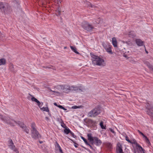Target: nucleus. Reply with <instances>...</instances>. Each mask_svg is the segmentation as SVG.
Segmentation results:
<instances>
[{
  "label": "nucleus",
  "instance_id": "63",
  "mask_svg": "<svg viewBox=\"0 0 153 153\" xmlns=\"http://www.w3.org/2000/svg\"><path fill=\"white\" fill-rule=\"evenodd\" d=\"M62 153H64L63 152Z\"/></svg>",
  "mask_w": 153,
  "mask_h": 153
},
{
  "label": "nucleus",
  "instance_id": "11",
  "mask_svg": "<svg viewBox=\"0 0 153 153\" xmlns=\"http://www.w3.org/2000/svg\"><path fill=\"white\" fill-rule=\"evenodd\" d=\"M71 91H75L77 92H81L83 91L84 89L82 88L81 87H77L76 86H71Z\"/></svg>",
  "mask_w": 153,
  "mask_h": 153
},
{
  "label": "nucleus",
  "instance_id": "46",
  "mask_svg": "<svg viewBox=\"0 0 153 153\" xmlns=\"http://www.w3.org/2000/svg\"><path fill=\"white\" fill-rule=\"evenodd\" d=\"M57 107L59 108H60L62 109V108H63V106L61 105H58V106Z\"/></svg>",
  "mask_w": 153,
  "mask_h": 153
},
{
  "label": "nucleus",
  "instance_id": "57",
  "mask_svg": "<svg viewBox=\"0 0 153 153\" xmlns=\"http://www.w3.org/2000/svg\"><path fill=\"white\" fill-rule=\"evenodd\" d=\"M137 143L136 142H134V143H134V144H135V143Z\"/></svg>",
  "mask_w": 153,
  "mask_h": 153
},
{
  "label": "nucleus",
  "instance_id": "31",
  "mask_svg": "<svg viewBox=\"0 0 153 153\" xmlns=\"http://www.w3.org/2000/svg\"><path fill=\"white\" fill-rule=\"evenodd\" d=\"M8 143L10 144L9 145H14V143L11 139H10L8 141Z\"/></svg>",
  "mask_w": 153,
  "mask_h": 153
},
{
  "label": "nucleus",
  "instance_id": "3",
  "mask_svg": "<svg viewBox=\"0 0 153 153\" xmlns=\"http://www.w3.org/2000/svg\"><path fill=\"white\" fill-rule=\"evenodd\" d=\"M35 123H33L31 124V136L32 138L35 140H39L41 138L42 136L36 128Z\"/></svg>",
  "mask_w": 153,
  "mask_h": 153
},
{
  "label": "nucleus",
  "instance_id": "23",
  "mask_svg": "<svg viewBox=\"0 0 153 153\" xmlns=\"http://www.w3.org/2000/svg\"><path fill=\"white\" fill-rule=\"evenodd\" d=\"M100 125L101 127V128L102 129H106V126H104L103 125V122L102 121H101L100 122Z\"/></svg>",
  "mask_w": 153,
  "mask_h": 153
},
{
  "label": "nucleus",
  "instance_id": "56",
  "mask_svg": "<svg viewBox=\"0 0 153 153\" xmlns=\"http://www.w3.org/2000/svg\"><path fill=\"white\" fill-rule=\"evenodd\" d=\"M82 147H83V148H84V149H87H87H86V148H85V147H84V146H82Z\"/></svg>",
  "mask_w": 153,
  "mask_h": 153
},
{
  "label": "nucleus",
  "instance_id": "8",
  "mask_svg": "<svg viewBox=\"0 0 153 153\" xmlns=\"http://www.w3.org/2000/svg\"><path fill=\"white\" fill-rule=\"evenodd\" d=\"M92 62L94 65L102 66L105 65L104 60L99 56L96 58L95 59H93Z\"/></svg>",
  "mask_w": 153,
  "mask_h": 153
},
{
  "label": "nucleus",
  "instance_id": "33",
  "mask_svg": "<svg viewBox=\"0 0 153 153\" xmlns=\"http://www.w3.org/2000/svg\"><path fill=\"white\" fill-rule=\"evenodd\" d=\"M106 145L109 148H111L112 146V144H111V143H107Z\"/></svg>",
  "mask_w": 153,
  "mask_h": 153
},
{
  "label": "nucleus",
  "instance_id": "38",
  "mask_svg": "<svg viewBox=\"0 0 153 153\" xmlns=\"http://www.w3.org/2000/svg\"><path fill=\"white\" fill-rule=\"evenodd\" d=\"M146 64L148 67H149L151 65L150 63L148 62H146Z\"/></svg>",
  "mask_w": 153,
  "mask_h": 153
},
{
  "label": "nucleus",
  "instance_id": "42",
  "mask_svg": "<svg viewBox=\"0 0 153 153\" xmlns=\"http://www.w3.org/2000/svg\"><path fill=\"white\" fill-rule=\"evenodd\" d=\"M86 145L88 146H90L91 149H93V147L92 146L88 143Z\"/></svg>",
  "mask_w": 153,
  "mask_h": 153
},
{
  "label": "nucleus",
  "instance_id": "62",
  "mask_svg": "<svg viewBox=\"0 0 153 153\" xmlns=\"http://www.w3.org/2000/svg\"><path fill=\"white\" fill-rule=\"evenodd\" d=\"M84 120V121H85V119Z\"/></svg>",
  "mask_w": 153,
  "mask_h": 153
},
{
  "label": "nucleus",
  "instance_id": "59",
  "mask_svg": "<svg viewBox=\"0 0 153 153\" xmlns=\"http://www.w3.org/2000/svg\"><path fill=\"white\" fill-rule=\"evenodd\" d=\"M44 68H48V67H44Z\"/></svg>",
  "mask_w": 153,
  "mask_h": 153
},
{
  "label": "nucleus",
  "instance_id": "32",
  "mask_svg": "<svg viewBox=\"0 0 153 153\" xmlns=\"http://www.w3.org/2000/svg\"><path fill=\"white\" fill-rule=\"evenodd\" d=\"M91 57L93 58V59H95L96 58H97V57H98V56H97L93 54H91Z\"/></svg>",
  "mask_w": 153,
  "mask_h": 153
},
{
  "label": "nucleus",
  "instance_id": "27",
  "mask_svg": "<svg viewBox=\"0 0 153 153\" xmlns=\"http://www.w3.org/2000/svg\"><path fill=\"white\" fill-rule=\"evenodd\" d=\"M56 120L58 121L60 123H61V124L63 123L64 125H65V124L64 123L62 120L59 117H58L56 118Z\"/></svg>",
  "mask_w": 153,
  "mask_h": 153
},
{
  "label": "nucleus",
  "instance_id": "18",
  "mask_svg": "<svg viewBox=\"0 0 153 153\" xmlns=\"http://www.w3.org/2000/svg\"><path fill=\"white\" fill-rule=\"evenodd\" d=\"M112 43L114 46L115 47L117 46V42L116 38L115 37H113L112 39Z\"/></svg>",
  "mask_w": 153,
  "mask_h": 153
},
{
  "label": "nucleus",
  "instance_id": "44",
  "mask_svg": "<svg viewBox=\"0 0 153 153\" xmlns=\"http://www.w3.org/2000/svg\"><path fill=\"white\" fill-rule=\"evenodd\" d=\"M61 126L62 127L64 128H66V126L65 124L64 125L63 123L61 124Z\"/></svg>",
  "mask_w": 153,
  "mask_h": 153
},
{
  "label": "nucleus",
  "instance_id": "48",
  "mask_svg": "<svg viewBox=\"0 0 153 153\" xmlns=\"http://www.w3.org/2000/svg\"><path fill=\"white\" fill-rule=\"evenodd\" d=\"M53 104L54 105H55L57 107H58V105L57 104L56 102H54L53 103Z\"/></svg>",
  "mask_w": 153,
  "mask_h": 153
},
{
  "label": "nucleus",
  "instance_id": "29",
  "mask_svg": "<svg viewBox=\"0 0 153 153\" xmlns=\"http://www.w3.org/2000/svg\"><path fill=\"white\" fill-rule=\"evenodd\" d=\"M81 138L83 140L85 144L87 145L88 143V142L87 140L85 139L84 137L82 136H81Z\"/></svg>",
  "mask_w": 153,
  "mask_h": 153
},
{
  "label": "nucleus",
  "instance_id": "47",
  "mask_svg": "<svg viewBox=\"0 0 153 153\" xmlns=\"http://www.w3.org/2000/svg\"><path fill=\"white\" fill-rule=\"evenodd\" d=\"M135 145H136V146L137 147H138V146H140V145H139V144L138 143H135Z\"/></svg>",
  "mask_w": 153,
  "mask_h": 153
},
{
  "label": "nucleus",
  "instance_id": "16",
  "mask_svg": "<svg viewBox=\"0 0 153 153\" xmlns=\"http://www.w3.org/2000/svg\"><path fill=\"white\" fill-rule=\"evenodd\" d=\"M10 148L12 150L14 151L15 152H16V153H19V152L16 148L14 145H9Z\"/></svg>",
  "mask_w": 153,
  "mask_h": 153
},
{
  "label": "nucleus",
  "instance_id": "50",
  "mask_svg": "<svg viewBox=\"0 0 153 153\" xmlns=\"http://www.w3.org/2000/svg\"><path fill=\"white\" fill-rule=\"evenodd\" d=\"M78 145H76V144H75L74 145V146H75V148H77L78 147V146H77Z\"/></svg>",
  "mask_w": 153,
  "mask_h": 153
},
{
  "label": "nucleus",
  "instance_id": "52",
  "mask_svg": "<svg viewBox=\"0 0 153 153\" xmlns=\"http://www.w3.org/2000/svg\"><path fill=\"white\" fill-rule=\"evenodd\" d=\"M39 142L40 144H42L43 143V141H42L39 140Z\"/></svg>",
  "mask_w": 153,
  "mask_h": 153
},
{
  "label": "nucleus",
  "instance_id": "35",
  "mask_svg": "<svg viewBox=\"0 0 153 153\" xmlns=\"http://www.w3.org/2000/svg\"><path fill=\"white\" fill-rule=\"evenodd\" d=\"M70 133L71 135V136L74 138H76V135H75L71 131Z\"/></svg>",
  "mask_w": 153,
  "mask_h": 153
},
{
  "label": "nucleus",
  "instance_id": "34",
  "mask_svg": "<svg viewBox=\"0 0 153 153\" xmlns=\"http://www.w3.org/2000/svg\"><path fill=\"white\" fill-rule=\"evenodd\" d=\"M126 140L127 141L128 143H132L131 141L129 139L128 137L127 136L126 137Z\"/></svg>",
  "mask_w": 153,
  "mask_h": 153
},
{
  "label": "nucleus",
  "instance_id": "61",
  "mask_svg": "<svg viewBox=\"0 0 153 153\" xmlns=\"http://www.w3.org/2000/svg\"><path fill=\"white\" fill-rule=\"evenodd\" d=\"M43 104V103H42V105Z\"/></svg>",
  "mask_w": 153,
  "mask_h": 153
},
{
  "label": "nucleus",
  "instance_id": "5",
  "mask_svg": "<svg viewBox=\"0 0 153 153\" xmlns=\"http://www.w3.org/2000/svg\"><path fill=\"white\" fill-rule=\"evenodd\" d=\"M102 111V107L100 105H98L88 113V115L89 117H94L99 114Z\"/></svg>",
  "mask_w": 153,
  "mask_h": 153
},
{
  "label": "nucleus",
  "instance_id": "21",
  "mask_svg": "<svg viewBox=\"0 0 153 153\" xmlns=\"http://www.w3.org/2000/svg\"><path fill=\"white\" fill-rule=\"evenodd\" d=\"M70 48L71 50L75 53H76L77 54H79V53L76 51V49L75 47L70 46Z\"/></svg>",
  "mask_w": 153,
  "mask_h": 153
},
{
  "label": "nucleus",
  "instance_id": "4",
  "mask_svg": "<svg viewBox=\"0 0 153 153\" xmlns=\"http://www.w3.org/2000/svg\"><path fill=\"white\" fill-rule=\"evenodd\" d=\"M0 10L1 12L7 14L11 11V7L8 4L0 1Z\"/></svg>",
  "mask_w": 153,
  "mask_h": 153
},
{
  "label": "nucleus",
  "instance_id": "22",
  "mask_svg": "<svg viewBox=\"0 0 153 153\" xmlns=\"http://www.w3.org/2000/svg\"><path fill=\"white\" fill-rule=\"evenodd\" d=\"M40 109L44 111H45L47 112H49V110L48 107H43L42 108H40Z\"/></svg>",
  "mask_w": 153,
  "mask_h": 153
},
{
  "label": "nucleus",
  "instance_id": "53",
  "mask_svg": "<svg viewBox=\"0 0 153 153\" xmlns=\"http://www.w3.org/2000/svg\"><path fill=\"white\" fill-rule=\"evenodd\" d=\"M48 115L50 116L51 117V114L50 113H49V112H48Z\"/></svg>",
  "mask_w": 153,
  "mask_h": 153
},
{
  "label": "nucleus",
  "instance_id": "15",
  "mask_svg": "<svg viewBox=\"0 0 153 153\" xmlns=\"http://www.w3.org/2000/svg\"><path fill=\"white\" fill-rule=\"evenodd\" d=\"M117 153H123V150L122 149V145L120 144L119 146H117L116 148Z\"/></svg>",
  "mask_w": 153,
  "mask_h": 153
},
{
  "label": "nucleus",
  "instance_id": "10",
  "mask_svg": "<svg viewBox=\"0 0 153 153\" xmlns=\"http://www.w3.org/2000/svg\"><path fill=\"white\" fill-rule=\"evenodd\" d=\"M85 122L88 124L91 128H93L94 129L97 128V122L96 121H94L92 119H88L85 121Z\"/></svg>",
  "mask_w": 153,
  "mask_h": 153
},
{
  "label": "nucleus",
  "instance_id": "20",
  "mask_svg": "<svg viewBox=\"0 0 153 153\" xmlns=\"http://www.w3.org/2000/svg\"><path fill=\"white\" fill-rule=\"evenodd\" d=\"M71 131L70 130L67 126H66V128H65L64 132L66 134H68L70 133Z\"/></svg>",
  "mask_w": 153,
  "mask_h": 153
},
{
  "label": "nucleus",
  "instance_id": "36",
  "mask_svg": "<svg viewBox=\"0 0 153 153\" xmlns=\"http://www.w3.org/2000/svg\"><path fill=\"white\" fill-rule=\"evenodd\" d=\"M36 102L37 103V105H38V106L40 108H41V106H40V105H41L40 102L38 100H37L36 101Z\"/></svg>",
  "mask_w": 153,
  "mask_h": 153
},
{
  "label": "nucleus",
  "instance_id": "2",
  "mask_svg": "<svg viewBox=\"0 0 153 153\" xmlns=\"http://www.w3.org/2000/svg\"><path fill=\"white\" fill-rule=\"evenodd\" d=\"M87 137L88 140L92 145L94 144L97 146H100L102 143V141L100 139L97 137H92L91 133L88 134Z\"/></svg>",
  "mask_w": 153,
  "mask_h": 153
},
{
  "label": "nucleus",
  "instance_id": "17",
  "mask_svg": "<svg viewBox=\"0 0 153 153\" xmlns=\"http://www.w3.org/2000/svg\"><path fill=\"white\" fill-rule=\"evenodd\" d=\"M104 48L107 52L110 54L113 53L110 47L106 46L105 47H104Z\"/></svg>",
  "mask_w": 153,
  "mask_h": 153
},
{
  "label": "nucleus",
  "instance_id": "58",
  "mask_svg": "<svg viewBox=\"0 0 153 153\" xmlns=\"http://www.w3.org/2000/svg\"><path fill=\"white\" fill-rule=\"evenodd\" d=\"M91 7H93V6H92V5H91Z\"/></svg>",
  "mask_w": 153,
  "mask_h": 153
},
{
  "label": "nucleus",
  "instance_id": "54",
  "mask_svg": "<svg viewBox=\"0 0 153 153\" xmlns=\"http://www.w3.org/2000/svg\"><path fill=\"white\" fill-rule=\"evenodd\" d=\"M134 153H137V152L135 149H134Z\"/></svg>",
  "mask_w": 153,
  "mask_h": 153
},
{
  "label": "nucleus",
  "instance_id": "19",
  "mask_svg": "<svg viewBox=\"0 0 153 153\" xmlns=\"http://www.w3.org/2000/svg\"><path fill=\"white\" fill-rule=\"evenodd\" d=\"M6 60L4 58L0 59V66L4 65L6 64Z\"/></svg>",
  "mask_w": 153,
  "mask_h": 153
},
{
  "label": "nucleus",
  "instance_id": "30",
  "mask_svg": "<svg viewBox=\"0 0 153 153\" xmlns=\"http://www.w3.org/2000/svg\"><path fill=\"white\" fill-rule=\"evenodd\" d=\"M30 96H32V98H31V100H32V101H34V102H36V101L38 100L36 98H35V97H33L30 94Z\"/></svg>",
  "mask_w": 153,
  "mask_h": 153
},
{
  "label": "nucleus",
  "instance_id": "51",
  "mask_svg": "<svg viewBox=\"0 0 153 153\" xmlns=\"http://www.w3.org/2000/svg\"><path fill=\"white\" fill-rule=\"evenodd\" d=\"M45 119H46V120H49V118H48V117H45Z\"/></svg>",
  "mask_w": 153,
  "mask_h": 153
},
{
  "label": "nucleus",
  "instance_id": "1",
  "mask_svg": "<svg viewBox=\"0 0 153 153\" xmlns=\"http://www.w3.org/2000/svg\"><path fill=\"white\" fill-rule=\"evenodd\" d=\"M0 119L4 122L7 125H9L11 126H14V123L18 125L21 128H24L25 125L24 123L20 121H15L12 117L8 116H5L2 115H0Z\"/></svg>",
  "mask_w": 153,
  "mask_h": 153
},
{
  "label": "nucleus",
  "instance_id": "12",
  "mask_svg": "<svg viewBox=\"0 0 153 153\" xmlns=\"http://www.w3.org/2000/svg\"><path fill=\"white\" fill-rule=\"evenodd\" d=\"M54 1L57 4H58L57 8L56 10V14L58 16H59L60 15L61 9L60 7L59 4H60L61 3V0H55Z\"/></svg>",
  "mask_w": 153,
  "mask_h": 153
},
{
  "label": "nucleus",
  "instance_id": "41",
  "mask_svg": "<svg viewBox=\"0 0 153 153\" xmlns=\"http://www.w3.org/2000/svg\"><path fill=\"white\" fill-rule=\"evenodd\" d=\"M68 139H70L71 141H72V142H73V143H74V144H76V145H78V144L77 143H76L75 141H74L73 140H72V139H70V138H69L68 137Z\"/></svg>",
  "mask_w": 153,
  "mask_h": 153
},
{
  "label": "nucleus",
  "instance_id": "6",
  "mask_svg": "<svg viewBox=\"0 0 153 153\" xmlns=\"http://www.w3.org/2000/svg\"><path fill=\"white\" fill-rule=\"evenodd\" d=\"M145 111L149 115L152 116L153 115V103L148 101L146 103Z\"/></svg>",
  "mask_w": 153,
  "mask_h": 153
},
{
  "label": "nucleus",
  "instance_id": "24",
  "mask_svg": "<svg viewBox=\"0 0 153 153\" xmlns=\"http://www.w3.org/2000/svg\"><path fill=\"white\" fill-rule=\"evenodd\" d=\"M10 69L11 71L13 72H15V70H14V66L13 64H11L10 66Z\"/></svg>",
  "mask_w": 153,
  "mask_h": 153
},
{
  "label": "nucleus",
  "instance_id": "43",
  "mask_svg": "<svg viewBox=\"0 0 153 153\" xmlns=\"http://www.w3.org/2000/svg\"><path fill=\"white\" fill-rule=\"evenodd\" d=\"M56 146L57 147L58 149L60 148V147H61L60 146H59V144L57 142H56Z\"/></svg>",
  "mask_w": 153,
  "mask_h": 153
},
{
  "label": "nucleus",
  "instance_id": "60",
  "mask_svg": "<svg viewBox=\"0 0 153 153\" xmlns=\"http://www.w3.org/2000/svg\"><path fill=\"white\" fill-rule=\"evenodd\" d=\"M66 48V47H64V48Z\"/></svg>",
  "mask_w": 153,
  "mask_h": 153
},
{
  "label": "nucleus",
  "instance_id": "26",
  "mask_svg": "<svg viewBox=\"0 0 153 153\" xmlns=\"http://www.w3.org/2000/svg\"><path fill=\"white\" fill-rule=\"evenodd\" d=\"M24 129V131L26 132L27 134H28L29 132V129L26 127V126H25L24 128H22Z\"/></svg>",
  "mask_w": 153,
  "mask_h": 153
},
{
  "label": "nucleus",
  "instance_id": "9",
  "mask_svg": "<svg viewBox=\"0 0 153 153\" xmlns=\"http://www.w3.org/2000/svg\"><path fill=\"white\" fill-rule=\"evenodd\" d=\"M58 89L63 90L64 92L68 93L71 91V86L67 85H59L57 86Z\"/></svg>",
  "mask_w": 153,
  "mask_h": 153
},
{
  "label": "nucleus",
  "instance_id": "40",
  "mask_svg": "<svg viewBox=\"0 0 153 153\" xmlns=\"http://www.w3.org/2000/svg\"><path fill=\"white\" fill-rule=\"evenodd\" d=\"M109 129L110 131L112 132L113 133V134H114L115 133V132H114V130L112 128H109Z\"/></svg>",
  "mask_w": 153,
  "mask_h": 153
},
{
  "label": "nucleus",
  "instance_id": "55",
  "mask_svg": "<svg viewBox=\"0 0 153 153\" xmlns=\"http://www.w3.org/2000/svg\"><path fill=\"white\" fill-rule=\"evenodd\" d=\"M145 51L146 53L148 54V52L146 49H145Z\"/></svg>",
  "mask_w": 153,
  "mask_h": 153
},
{
  "label": "nucleus",
  "instance_id": "14",
  "mask_svg": "<svg viewBox=\"0 0 153 153\" xmlns=\"http://www.w3.org/2000/svg\"><path fill=\"white\" fill-rule=\"evenodd\" d=\"M135 42L137 45L138 46H142L144 45V42L140 39H137Z\"/></svg>",
  "mask_w": 153,
  "mask_h": 153
},
{
  "label": "nucleus",
  "instance_id": "25",
  "mask_svg": "<svg viewBox=\"0 0 153 153\" xmlns=\"http://www.w3.org/2000/svg\"><path fill=\"white\" fill-rule=\"evenodd\" d=\"M129 37L131 38H133L135 36V35L132 32H130L128 34Z\"/></svg>",
  "mask_w": 153,
  "mask_h": 153
},
{
  "label": "nucleus",
  "instance_id": "13",
  "mask_svg": "<svg viewBox=\"0 0 153 153\" xmlns=\"http://www.w3.org/2000/svg\"><path fill=\"white\" fill-rule=\"evenodd\" d=\"M137 131L139 133V134L143 136V138H144V139L146 143H147L149 145H151V143L149 141V140L148 138V137L139 130H137Z\"/></svg>",
  "mask_w": 153,
  "mask_h": 153
},
{
  "label": "nucleus",
  "instance_id": "28",
  "mask_svg": "<svg viewBox=\"0 0 153 153\" xmlns=\"http://www.w3.org/2000/svg\"><path fill=\"white\" fill-rule=\"evenodd\" d=\"M82 107V106H77L76 105L74 106L71 107V108L74 109H76L77 108H81Z\"/></svg>",
  "mask_w": 153,
  "mask_h": 153
},
{
  "label": "nucleus",
  "instance_id": "39",
  "mask_svg": "<svg viewBox=\"0 0 153 153\" xmlns=\"http://www.w3.org/2000/svg\"><path fill=\"white\" fill-rule=\"evenodd\" d=\"M125 43L129 45H131V43L130 42L126 41Z\"/></svg>",
  "mask_w": 153,
  "mask_h": 153
},
{
  "label": "nucleus",
  "instance_id": "7",
  "mask_svg": "<svg viewBox=\"0 0 153 153\" xmlns=\"http://www.w3.org/2000/svg\"><path fill=\"white\" fill-rule=\"evenodd\" d=\"M82 27L85 30L88 32H91L94 28V26L90 24L87 22H84L82 23Z\"/></svg>",
  "mask_w": 153,
  "mask_h": 153
},
{
  "label": "nucleus",
  "instance_id": "49",
  "mask_svg": "<svg viewBox=\"0 0 153 153\" xmlns=\"http://www.w3.org/2000/svg\"><path fill=\"white\" fill-rule=\"evenodd\" d=\"M62 109H63L64 111L67 110V109L63 107V108H62Z\"/></svg>",
  "mask_w": 153,
  "mask_h": 153
},
{
  "label": "nucleus",
  "instance_id": "37",
  "mask_svg": "<svg viewBox=\"0 0 153 153\" xmlns=\"http://www.w3.org/2000/svg\"><path fill=\"white\" fill-rule=\"evenodd\" d=\"M139 149H141L142 151H145V150L140 146L138 147Z\"/></svg>",
  "mask_w": 153,
  "mask_h": 153
},
{
  "label": "nucleus",
  "instance_id": "45",
  "mask_svg": "<svg viewBox=\"0 0 153 153\" xmlns=\"http://www.w3.org/2000/svg\"><path fill=\"white\" fill-rule=\"evenodd\" d=\"M59 152L61 153H62L63 152L62 151V150L61 147H60V148H59Z\"/></svg>",
  "mask_w": 153,
  "mask_h": 153
}]
</instances>
